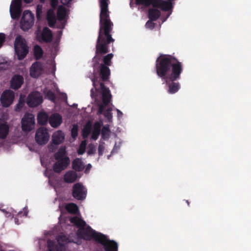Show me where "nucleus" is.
<instances>
[{"instance_id": "nucleus-1", "label": "nucleus", "mask_w": 251, "mask_h": 251, "mask_svg": "<svg viewBox=\"0 0 251 251\" xmlns=\"http://www.w3.org/2000/svg\"><path fill=\"white\" fill-rule=\"evenodd\" d=\"M155 69L158 76L165 80L168 93L174 94L178 92L180 84L176 81L183 71L182 63L171 55L160 54L156 60Z\"/></svg>"}, {"instance_id": "nucleus-2", "label": "nucleus", "mask_w": 251, "mask_h": 251, "mask_svg": "<svg viewBox=\"0 0 251 251\" xmlns=\"http://www.w3.org/2000/svg\"><path fill=\"white\" fill-rule=\"evenodd\" d=\"M108 0H100V28L96 45V55L93 58L94 68H96L99 65V61L101 55L109 52V45L115 41L111 34L113 24L109 17Z\"/></svg>"}, {"instance_id": "nucleus-3", "label": "nucleus", "mask_w": 251, "mask_h": 251, "mask_svg": "<svg viewBox=\"0 0 251 251\" xmlns=\"http://www.w3.org/2000/svg\"><path fill=\"white\" fill-rule=\"evenodd\" d=\"M72 223L75 224L79 228L76 232L78 238L86 241L94 239L97 242L101 233L97 232L89 226L87 225L85 221H70Z\"/></svg>"}, {"instance_id": "nucleus-4", "label": "nucleus", "mask_w": 251, "mask_h": 251, "mask_svg": "<svg viewBox=\"0 0 251 251\" xmlns=\"http://www.w3.org/2000/svg\"><path fill=\"white\" fill-rule=\"evenodd\" d=\"M91 80L96 91L98 92L99 89L101 90L102 103L99 105L98 109L104 110L105 107L109 104L111 100L112 96L110 91L104 85L103 82L100 81L98 77L95 74H93Z\"/></svg>"}, {"instance_id": "nucleus-5", "label": "nucleus", "mask_w": 251, "mask_h": 251, "mask_svg": "<svg viewBox=\"0 0 251 251\" xmlns=\"http://www.w3.org/2000/svg\"><path fill=\"white\" fill-rule=\"evenodd\" d=\"M54 157L56 162L53 164L52 168L56 173H60L67 168L70 164V159L67 155L65 148H60L54 154Z\"/></svg>"}, {"instance_id": "nucleus-6", "label": "nucleus", "mask_w": 251, "mask_h": 251, "mask_svg": "<svg viewBox=\"0 0 251 251\" xmlns=\"http://www.w3.org/2000/svg\"><path fill=\"white\" fill-rule=\"evenodd\" d=\"M29 52V47L26 40L20 35H17V56L19 60L23 59Z\"/></svg>"}, {"instance_id": "nucleus-7", "label": "nucleus", "mask_w": 251, "mask_h": 251, "mask_svg": "<svg viewBox=\"0 0 251 251\" xmlns=\"http://www.w3.org/2000/svg\"><path fill=\"white\" fill-rule=\"evenodd\" d=\"M87 190L81 183L75 184L72 188V195L75 200L82 201L87 196Z\"/></svg>"}, {"instance_id": "nucleus-8", "label": "nucleus", "mask_w": 251, "mask_h": 251, "mask_svg": "<svg viewBox=\"0 0 251 251\" xmlns=\"http://www.w3.org/2000/svg\"><path fill=\"white\" fill-rule=\"evenodd\" d=\"M97 243L101 244L105 251H118V244L108 239L107 236L102 233Z\"/></svg>"}, {"instance_id": "nucleus-9", "label": "nucleus", "mask_w": 251, "mask_h": 251, "mask_svg": "<svg viewBox=\"0 0 251 251\" xmlns=\"http://www.w3.org/2000/svg\"><path fill=\"white\" fill-rule=\"evenodd\" d=\"M34 19V15L30 11H25L21 20V28L25 31L28 30L32 26Z\"/></svg>"}, {"instance_id": "nucleus-10", "label": "nucleus", "mask_w": 251, "mask_h": 251, "mask_svg": "<svg viewBox=\"0 0 251 251\" xmlns=\"http://www.w3.org/2000/svg\"><path fill=\"white\" fill-rule=\"evenodd\" d=\"M22 128L24 131H30L35 126L34 116L29 113H26L22 119Z\"/></svg>"}, {"instance_id": "nucleus-11", "label": "nucleus", "mask_w": 251, "mask_h": 251, "mask_svg": "<svg viewBox=\"0 0 251 251\" xmlns=\"http://www.w3.org/2000/svg\"><path fill=\"white\" fill-rule=\"evenodd\" d=\"M50 135L48 129L41 127L37 129L35 135V140L40 145L46 144L49 141Z\"/></svg>"}, {"instance_id": "nucleus-12", "label": "nucleus", "mask_w": 251, "mask_h": 251, "mask_svg": "<svg viewBox=\"0 0 251 251\" xmlns=\"http://www.w3.org/2000/svg\"><path fill=\"white\" fill-rule=\"evenodd\" d=\"M43 102L42 97L37 92L30 93L27 99V104L29 107H35L38 106Z\"/></svg>"}, {"instance_id": "nucleus-13", "label": "nucleus", "mask_w": 251, "mask_h": 251, "mask_svg": "<svg viewBox=\"0 0 251 251\" xmlns=\"http://www.w3.org/2000/svg\"><path fill=\"white\" fill-rule=\"evenodd\" d=\"M14 99V93L11 90H6L1 96L0 101L4 107H8L13 102Z\"/></svg>"}, {"instance_id": "nucleus-14", "label": "nucleus", "mask_w": 251, "mask_h": 251, "mask_svg": "<svg viewBox=\"0 0 251 251\" xmlns=\"http://www.w3.org/2000/svg\"><path fill=\"white\" fill-rule=\"evenodd\" d=\"M42 64L38 61L33 63L30 68V75L33 78H37L42 74Z\"/></svg>"}, {"instance_id": "nucleus-15", "label": "nucleus", "mask_w": 251, "mask_h": 251, "mask_svg": "<svg viewBox=\"0 0 251 251\" xmlns=\"http://www.w3.org/2000/svg\"><path fill=\"white\" fill-rule=\"evenodd\" d=\"M49 123L51 127L57 128L62 123V116L59 113H53L49 117Z\"/></svg>"}, {"instance_id": "nucleus-16", "label": "nucleus", "mask_w": 251, "mask_h": 251, "mask_svg": "<svg viewBox=\"0 0 251 251\" xmlns=\"http://www.w3.org/2000/svg\"><path fill=\"white\" fill-rule=\"evenodd\" d=\"M49 251H66V247L64 243L56 244L52 240H49L47 242Z\"/></svg>"}, {"instance_id": "nucleus-17", "label": "nucleus", "mask_w": 251, "mask_h": 251, "mask_svg": "<svg viewBox=\"0 0 251 251\" xmlns=\"http://www.w3.org/2000/svg\"><path fill=\"white\" fill-rule=\"evenodd\" d=\"M153 7L159 8L162 11H168L173 8V6L170 1L156 0L154 2Z\"/></svg>"}, {"instance_id": "nucleus-18", "label": "nucleus", "mask_w": 251, "mask_h": 251, "mask_svg": "<svg viewBox=\"0 0 251 251\" xmlns=\"http://www.w3.org/2000/svg\"><path fill=\"white\" fill-rule=\"evenodd\" d=\"M110 75V70L109 67L105 65H100V75L103 82L109 81Z\"/></svg>"}, {"instance_id": "nucleus-19", "label": "nucleus", "mask_w": 251, "mask_h": 251, "mask_svg": "<svg viewBox=\"0 0 251 251\" xmlns=\"http://www.w3.org/2000/svg\"><path fill=\"white\" fill-rule=\"evenodd\" d=\"M53 36L50 29L48 27H45L43 28L42 33L41 34V40L45 43H50L52 40Z\"/></svg>"}, {"instance_id": "nucleus-20", "label": "nucleus", "mask_w": 251, "mask_h": 251, "mask_svg": "<svg viewBox=\"0 0 251 251\" xmlns=\"http://www.w3.org/2000/svg\"><path fill=\"white\" fill-rule=\"evenodd\" d=\"M77 175L75 171H69L64 175V181L68 183H73L76 180Z\"/></svg>"}, {"instance_id": "nucleus-21", "label": "nucleus", "mask_w": 251, "mask_h": 251, "mask_svg": "<svg viewBox=\"0 0 251 251\" xmlns=\"http://www.w3.org/2000/svg\"><path fill=\"white\" fill-rule=\"evenodd\" d=\"M64 140V135L61 131L54 133L52 137V142L53 144L58 145Z\"/></svg>"}, {"instance_id": "nucleus-22", "label": "nucleus", "mask_w": 251, "mask_h": 251, "mask_svg": "<svg viewBox=\"0 0 251 251\" xmlns=\"http://www.w3.org/2000/svg\"><path fill=\"white\" fill-rule=\"evenodd\" d=\"M72 168L75 172L82 171L84 168V165L81 159L79 158L75 159L72 162Z\"/></svg>"}, {"instance_id": "nucleus-23", "label": "nucleus", "mask_w": 251, "mask_h": 251, "mask_svg": "<svg viewBox=\"0 0 251 251\" xmlns=\"http://www.w3.org/2000/svg\"><path fill=\"white\" fill-rule=\"evenodd\" d=\"M9 132V126L6 122L0 119V138H5Z\"/></svg>"}, {"instance_id": "nucleus-24", "label": "nucleus", "mask_w": 251, "mask_h": 251, "mask_svg": "<svg viewBox=\"0 0 251 251\" xmlns=\"http://www.w3.org/2000/svg\"><path fill=\"white\" fill-rule=\"evenodd\" d=\"M48 114L45 112H40L37 115V122L40 125H45L49 121Z\"/></svg>"}, {"instance_id": "nucleus-25", "label": "nucleus", "mask_w": 251, "mask_h": 251, "mask_svg": "<svg viewBox=\"0 0 251 251\" xmlns=\"http://www.w3.org/2000/svg\"><path fill=\"white\" fill-rule=\"evenodd\" d=\"M160 11L155 8H150L148 11V17L151 21H156L160 16Z\"/></svg>"}, {"instance_id": "nucleus-26", "label": "nucleus", "mask_w": 251, "mask_h": 251, "mask_svg": "<svg viewBox=\"0 0 251 251\" xmlns=\"http://www.w3.org/2000/svg\"><path fill=\"white\" fill-rule=\"evenodd\" d=\"M65 208L69 213L73 214H76L79 211L77 205L74 203L67 204Z\"/></svg>"}, {"instance_id": "nucleus-27", "label": "nucleus", "mask_w": 251, "mask_h": 251, "mask_svg": "<svg viewBox=\"0 0 251 251\" xmlns=\"http://www.w3.org/2000/svg\"><path fill=\"white\" fill-rule=\"evenodd\" d=\"M43 55V50L41 47L36 45L34 47V56L36 60L41 59Z\"/></svg>"}, {"instance_id": "nucleus-28", "label": "nucleus", "mask_w": 251, "mask_h": 251, "mask_svg": "<svg viewBox=\"0 0 251 251\" xmlns=\"http://www.w3.org/2000/svg\"><path fill=\"white\" fill-rule=\"evenodd\" d=\"M100 125L97 123L95 124L94 130L92 131L91 135V139L94 140H96L100 134Z\"/></svg>"}, {"instance_id": "nucleus-29", "label": "nucleus", "mask_w": 251, "mask_h": 251, "mask_svg": "<svg viewBox=\"0 0 251 251\" xmlns=\"http://www.w3.org/2000/svg\"><path fill=\"white\" fill-rule=\"evenodd\" d=\"M156 0H135V3L137 5H142L146 7H148L152 5L153 7L154 2Z\"/></svg>"}, {"instance_id": "nucleus-30", "label": "nucleus", "mask_w": 251, "mask_h": 251, "mask_svg": "<svg viewBox=\"0 0 251 251\" xmlns=\"http://www.w3.org/2000/svg\"><path fill=\"white\" fill-rule=\"evenodd\" d=\"M66 14V9L62 6L59 7L57 12V19L60 21H63L65 18Z\"/></svg>"}, {"instance_id": "nucleus-31", "label": "nucleus", "mask_w": 251, "mask_h": 251, "mask_svg": "<svg viewBox=\"0 0 251 251\" xmlns=\"http://www.w3.org/2000/svg\"><path fill=\"white\" fill-rule=\"evenodd\" d=\"M45 98L51 101H55L56 99L55 95L53 92L50 90H47L44 91Z\"/></svg>"}, {"instance_id": "nucleus-32", "label": "nucleus", "mask_w": 251, "mask_h": 251, "mask_svg": "<svg viewBox=\"0 0 251 251\" xmlns=\"http://www.w3.org/2000/svg\"><path fill=\"white\" fill-rule=\"evenodd\" d=\"M113 57V54L112 53H109L103 57L102 59L103 63L100 64V65H105L108 67L111 66L112 64L111 59Z\"/></svg>"}, {"instance_id": "nucleus-33", "label": "nucleus", "mask_w": 251, "mask_h": 251, "mask_svg": "<svg viewBox=\"0 0 251 251\" xmlns=\"http://www.w3.org/2000/svg\"><path fill=\"white\" fill-rule=\"evenodd\" d=\"M10 13L12 19H16V0H12L10 7Z\"/></svg>"}, {"instance_id": "nucleus-34", "label": "nucleus", "mask_w": 251, "mask_h": 251, "mask_svg": "<svg viewBox=\"0 0 251 251\" xmlns=\"http://www.w3.org/2000/svg\"><path fill=\"white\" fill-rule=\"evenodd\" d=\"M47 20L49 25L50 27H53L55 26L56 23V18L55 15L53 14L51 15L48 14Z\"/></svg>"}, {"instance_id": "nucleus-35", "label": "nucleus", "mask_w": 251, "mask_h": 251, "mask_svg": "<svg viewBox=\"0 0 251 251\" xmlns=\"http://www.w3.org/2000/svg\"><path fill=\"white\" fill-rule=\"evenodd\" d=\"M9 63L2 56H0V70H5L8 68Z\"/></svg>"}, {"instance_id": "nucleus-36", "label": "nucleus", "mask_w": 251, "mask_h": 251, "mask_svg": "<svg viewBox=\"0 0 251 251\" xmlns=\"http://www.w3.org/2000/svg\"><path fill=\"white\" fill-rule=\"evenodd\" d=\"M112 110L111 108H108L103 113L104 117L107 119L109 122H110L112 119Z\"/></svg>"}, {"instance_id": "nucleus-37", "label": "nucleus", "mask_w": 251, "mask_h": 251, "mask_svg": "<svg viewBox=\"0 0 251 251\" xmlns=\"http://www.w3.org/2000/svg\"><path fill=\"white\" fill-rule=\"evenodd\" d=\"M57 242L58 243H67L68 241L69 240L68 238L64 234H60L58 235L56 238Z\"/></svg>"}, {"instance_id": "nucleus-38", "label": "nucleus", "mask_w": 251, "mask_h": 251, "mask_svg": "<svg viewBox=\"0 0 251 251\" xmlns=\"http://www.w3.org/2000/svg\"><path fill=\"white\" fill-rule=\"evenodd\" d=\"M24 82V77L21 75H17V90L19 89L21 87Z\"/></svg>"}, {"instance_id": "nucleus-39", "label": "nucleus", "mask_w": 251, "mask_h": 251, "mask_svg": "<svg viewBox=\"0 0 251 251\" xmlns=\"http://www.w3.org/2000/svg\"><path fill=\"white\" fill-rule=\"evenodd\" d=\"M78 135V126L74 125L71 129V136L73 138L75 139Z\"/></svg>"}, {"instance_id": "nucleus-40", "label": "nucleus", "mask_w": 251, "mask_h": 251, "mask_svg": "<svg viewBox=\"0 0 251 251\" xmlns=\"http://www.w3.org/2000/svg\"><path fill=\"white\" fill-rule=\"evenodd\" d=\"M91 132V128L89 127H85L82 130V136L84 138H87Z\"/></svg>"}, {"instance_id": "nucleus-41", "label": "nucleus", "mask_w": 251, "mask_h": 251, "mask_svg": "<svg viewBox=\"0 0 251 251\" xmlns=\"http://www.w3.org/2000/svg\"><path fill=\"white\" fill-rule=\"evenodd\" d=\"M85 151V143L84 142H82L80 144L78 150H77V153L79 155H82L84 153Z\"/></svg>"}, {"instance_id": "nucleus-42", "label": "nucleus", "mask_w": 251, "mask_h": 251, "mask_svg": "<svg viewBox=\"0 0 251 251\" xmlns=\"http://www.w3.org/2000/svg\"><path fill=\"white\" fill-rule=\"evenodd\" d=\"M21 13V0H17V20L20 18Z\"/></svg>"}, {"instance_id": "nucleus-43", "label": "nucleus", "mask_w": 251, "mask_h": 251, "mask_svg": "<svg viewBox=\"0 0 251 251\" xmlns=\"http://www.w3.org/2000/svg\"><path fill=\"white\" fill-rule=\"evenodd\" d=\"M28 213V211L27 208L26 207H25L23 209V211H19L18 213V214H17V215L20 216V217H22V215H23V216H25V217H26Z\"/></svg>"}, {"instance_id": "nucleus-44", "label": "nucleus", "mask_w": 251, "mask_h": 251, "mask_svg": "<svg viewBox=\"0 0 251 251\" xmlns=\"http://www.w3.org/2000/svg\"><path fill=\"white\" fill-rule=\"evenodd\" d=\"M104 150V147L103 145L100 144L98 147V153L100 156H101L103 154V152Z\"/></svg>"}, {"instance_id": "nucleus-45", "label": "nucleus", "mask_w": 251, "mask_h": 251, "mask_svg": "<svg viewBox=\"0 0 251 251\" xmlns=\"http://www.w3.org/2000/svg\"><path fill=\"white\" fill-rule=\"evenodd\" d=\"M5 39V36L2 33H0V48L1 47L2 43Z\"/></svg>"}, {"instance_id": "nucleus-46", "label": "nucleus", "mask_w": 251, "mask_h": 251, "mask_svg": "<svg viewBox=\"0 0 251 251\" xmlns=\"http://www.w3.org/2000/svg\"><path fill=\"white\" fill-rule=\"evenodd\" d=\"M58 4L57 0H51L50 4L53 8H55Z\"/></svg>"}, {"instance_id": "nucleus-47", "label": "nucleus", "mask_w": 251, "mask_h": 251, "mask_svg": "<svg viewBox=\"0 0 251 251\" xmlns=\"http://www.w3.org/2000/svg\"><path fill=\"white\" fill-rule=\"evenodd\" d=\"M11 87L13 89H16V83L15 82V79L13 77L11 81Z\"/></svg>"}, {"instance_id": "nucleus-48", "label": "nucleus", "mask_w": 251, "mask_h": 251, "mask_svg": "<svg viewBox=\"0 0 251 251\" xmlns=\"http://www.w3.org/2000/svg\"><path fill=\"white\" fill-rule=\"evenodd\" d=\"M72 0H60L61 1V2L63 4V5H68V4H69L70 3L71 1H72Z\"/></svg>"}, {"instance_id": "nucleus-49", "label": "nucleus", "mask_w": 251, "mask_h": 251, "mask_svg": "<svg viewBox=\"0 0 251 251\" xmlns=\"http://www.w3.org/2000/svg\"><path fill=\"white\" fill-rule=\"evenodd\" d=\"M146 26H151L152 27H153L154 24L151 21H148L146 23Z\"/></svg>"}, {"instance_id": "nucleus-50", "label": "nucleus", "mask_w": 251, "mask_h": 251, "mask_svg": "<svg viewBox=\"0 0 251 251\" xmlns=\"http://www.w3.org/2000/svg\"><path fill=\"white\" fill-rule=\"evenodd\" d=\"M117 116L118 117H121L123 115V113L119 109H117Z\"/></svg>"}, {"instance_id": "nucleus-51", "label": "nucleus", "mask_w": 251, "mask_h": 251, "mask_svg": "<svg viewBox=\"0 0 251 251\" xmlns=\"http://www.w3.org/2000/svg\"><path fill=\"white\" fill-rule=\"evenodd\" d=\"M91 167H92V165L90 164H89L87 166V168L85 171V172L86 173V172L89 171L91 168Z\"/></svg>"}, {"instance_id": "nucleus-52", "label": "nucleus", "mask_w": 251, "mask_h": 251, "mask_svg": "<svg viewBox=\"0 0 251 251\" xmlns=\"http://www.w3.org/2000/svg\"><path fill=\"white\" fill-rule=\"evenodd\" d=\"M69 220H82V219L79 218L78 217H77L76 216H75V217H71V218L69 219Z\"/></svg>"}, {"instance_id": "nucleus-53", "label": "nucleus", "mask_w": 251, "mask_h": 251, "mask_svg": "<svg viewBox=\"0 0 251 251\" xmlns=\"http://www.w3.org/2000/svg\"><path fill=\"white\" fill-rule=\"evenodd\" d=\"M103 111L104 110L98 109L97 112V115H100L102 114L103 113Z\"/></svg>"}, {"instance_id": "nucleus-54", "label": "nucleus", "mask_w": 251, "mask_h": 251, "mask_svg": "<svg viewBox=\"0 0 251 251\" xmlns=\"http://www.w3.org/2000/svg\"><path fill=\"white\" fill-rule=\"evenodd\" d=\"M103 111L104 110L98 109L97 112V115H100L102 114L103 113Z\"/></svg>"}, {"instance_id": "nucleus-55", "label": "nucleus", "mask_w": 251, "mask_h": 251, "mask_svg": "<svg viewBox=\"0 0 251 251\" xmlns=\"http://www.w3.org/2000/svg\"><path fill=\"white\" fill-rule=\"evenodd\" d=\"M24 1L26 3H30L33 1V0H24Z\"/></svg>"}, {"instance_id": "nucleus-56", "label": "nucleus", "mask_w": 251, "mask_h": 251, "mask_svg": "<svg viewBox=\"0 0 251 251\" xmlns=\"http://www.w3.org/2000/svg\"><path fill=\"white\" fill-rule=\"evenodd\" d=\"M14 48L15 50L16 51V40L15 41V42L14 43Z\"/></svg>"}, {"instance_id": "nucleus-57", "label": "nucleus", "mask_w": 251, "mask_h": 251, "mask_svg": "<svg viewBox=\"0 0 251 251\" xmlns=\"http://www.w3.org/2000/svg\"><path fill=\"white\" fill-rule=\"evenodd\" d=\"M93 153V152H92V151L89 150V151H88V154H91V153Z\"/></svg>"}, {"instance_id": "nucleus-58", "label": "nucleus", "mask_w": 251, "mask_h": 251, "mask_svg": "<svg viewBox=\"0 0 251 251\" xmlns=\"http://www.w3.org/2000/svg\"><path fill=\"white\" fill-rule=\"evenodd\" d=\"M185 201H186V202L187 203L188 206H189V205H190V202H189V201L188 200H185Z\"/></svg>"}, {"instance_id": "nucleus-59", "label": "nucleus", "mask_w": 251, "mask_h": 251, "mask_svg": "<svg viewBox=\"0 0 251 251\" xmlns=\"http://www.w3.org/2000/svg\"><path fill=\"white\" fill-rule=\"evenodd\" d=\"M93 90H94V88L91 89V95H92V94H93Z\"/></svg>"}, {"instance_id": "nucleus-60", "label": "nucleus", "mask_w": 251, "mask_h": 251, "mask_svg": "<svg viewBox=\"0 0 251 251\" xmlns=\"http://www.w3.org/2000/svg\"><path fill=\"white\" fill-rule=\"evenodd\" d=\"M16 107H17V110L18 109H19V105L18 104H17Z\"/></svg>"}, {"instance_id": "nucleus-61", "label": "nucleus", "mask_w": 251, "mask_h": 251, "mask_svg": "<svg viewBox=\"0 0 251 251\" xmlns=\"http://www.w3.org/2000/svg\"><path fill=\"white\" fill-rule=\"evenodd\" d=\"M0 210H1L2 211H3V212H4V211H5L4 209H0Z\"/></svg>"}, {"instance_id": "nucleus-62", "label": "nucleus", "mask_w": 251, "mask_h": 251, "mask_svg": "<svg viewBox=\"0 0 251 251\" xmlns=\"http://www.w3.org/2000/svg\"><path fill=\"white\" fill-rule=\"evenodd\" d=\"M41 2H44V0H40Z\"/></svg>"}, {"instance_id": "nucleus-63", "label": "nucleus", "mask_w": 251, "mask_h": 251, "mask_svg": "<svg viewBox=\"0 0 251 251\" xmlns=\"http://www.w3.org/2000/svg\"><path fill=\"white\" fill-rule=\"evenodd\" d=\"M58 220H61V217H59L58 218Z\"/></svg>"}, {"instance_id": "nucleus-64", "label": "nucleus", "mask_w": 251, "mask_h": 251, "mask_svg": "<svg viewBox=\"0 0 251 251\" xmlns=\"http://www.w3.org/2000/svg\"><path fill=\"white\" fill-rule=\"evenodd\" d=\"M18 221H19L18 220H17V225L19 224L18 223Z\"/></svg>"}]
</instances>
